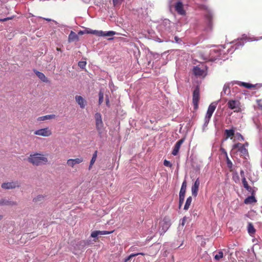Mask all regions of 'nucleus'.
Instances as JSON below:
<instances>
[{
  "instance_id": "35",
  "label": "nucleus",
  "mask_w": 262,
  "mask_h": 262,
  "mask_svg": "<svg viewBox=\"0 0 262 262\" xmlns=\"http://www.w3.org/2000/svg\"><path fill=\"white\" fill-rule=\"evenodd\" d=\"M246 37V36L243 37L239 41H238L236 44H235V49H236L238 48L239 46H243L244 45V42L242 41L243 39H245Z\"/></svg>"
},
{
  "instance_id": "49",
  "label": "nucleus",
  "mask_w": 262,
  "mask_h": 262,
  "mask_svg": "<svg viewBox=\"0 0 262 262\" xmlns=\"http://www.w3.org/2000/svg\"><path fill=\"white\" fill-rule=\"evenodd\" d=\"M240 174H241V176L242 177V178H245L244 171L243 170H241Z\"/></svg>"
},
{
  "instance_id": "36",
  "label": "nucleus",
  "mask_w": 262,
  "mask_h": 262,
  "mask_svg": "<svg viewBox=\"0 0 262 262\" xmlns=\"http://www.w3.org/2000/svg\"><path fill=\"white\" fill-rule=\"evenodd\" d=\"M185 199V195L179 194V207L182 205Z\"/></svg>"
},
{
  "instance_id": "8",
  "label": "nucleus",
  "mask_w": 262,
  "mask_h": 262,
  "mask_svg": "<svg viewBox=\"0 0 262 262\" xmlns=\"http://www.w3.org/2000/svg\"><path fill=\"white\" fill-rule=\"evenodd\" d=\"M200 99V90L196 87L193 93V104L194 109H197L198 107V103Z\"/></svg>"
},
{
  "instance_id": "34",
  "label": "nucleus",
  "mask_w": 262,
  "mask_h": 262,
  "mask_svg": "<svg viewBox=\"0 0 262 262\" xmlns=\"http://www.w3.org/2000/svg\"><path fill=\"white\" fill-rule=\"evenodd\" d=\"M223 252L222 251H220L214 255V258L215 260H219L223 257Z\"/></svg>"
},
{
  "instance_id": "23",
  "label": "nucleus",
  "mask_w": 262,
  "mask_h": 262,
  "mask_svg": "<svg viewBox=\"0 0 262 262\" xmlns=\"http://www.w3.org/2000/svg\"><path fill=\"white\" fill-rule=\"evenodd\" d=\"M256 202V200L253 195L248 196L244 201V203L246 204H250L255 203Z\"/></svg>"
},
{
  "instance_id": "58",
  "label": "nucleus",
  "mask_w": 262,
  "mask_h": 262,
  "mask_svg": "<svg viewBox=\"0 0 262 262\" xmlns=\"http://www.w3.org/2000/svg\"><path fill=\"white\" fill-rule=\"evenodd\" d=\"M85 2L87 3L89 1V0H83Z\"/></svg>"
},
{
  "instance_id": "31",
  "label": "nucleus",
  "mask_w": 262,
  "mask_h": 262,
  "mask_svg": "<svg viewBox=\"0 0 262 262\" xmlns=\"http://www.w3.org/2000/svg\"><path fill=\"white\" fill-rule=\"evenodd\" d=\"M89 33L95 34L98 36H101L102 35H103V31H102L91 30L89 32Z\"/></svg>"
},
{
  "instance_id": "13",
  "label": "nucleus",
  "mask_w": 262,
  "mask_h": 262,
  "mask_svg": "<svg viewBox=\"0 0 262 262\" xmlns=\"http://www.w3.org/2000/svg\"><path fill=\"white\" fill-rule=\"evenodd\" d=\"M76 102L81 108H84L87 104L86 101L81 96L76 95L75 97Z\"/></svg>"
},
{
  "instance_id": "12",
  "label": "nucleus",
  "mask_w": 262,
  "mask_h": 262,
  "mask_svg": "<svg viewBox=\"0 0 262 262\" xmlns=\"http://www.w3.org/2000/svg\"><path fill=\"white\" fill-rule=\"evenodd\" d=\"M17 203L15 201L7 200L5 198L0 199L1 206H13L17 205Z\"/></svg>"
},
{
  "instance_id": "42",
  "label": "nucleus",
  "mask_w": 262,
  "mask_h": 262,
  "mask_svg": "<svg viewBox=\"0 0 262 262\" xmlns=\"http://www.w3.org/2000/svg\"><path fill=\"white\" fill-rule=\"evenodd\" d=\"M99 235V231H94L92 232L91 236L92 237H97Z\"/></svg>"
},
{
  "instance_id": "9",
  "label": "nucleus",
  "mask_w": 262,
  "mask_h": 262,
  "mask_svg": "<svg viewBox=\"0 0 262 262\" xmlns=\"http://www.w3.org/2000/svg\"><path fill=\"white\" fill-rule=\"evenodd\" d=\"M83 159L81 157L76 159H70L67 160V165L73 168L76 164H78L83 162Z\"/></svg>"
},
{
  "instance_id": "15",
  "label": "nucleus",
  "mask_w": 262,
  "mask_h": 262,
  "mask_svg": "<svg viewBox=\"0 0 262 262\" xmlns=\"http://www.w3.org/2000/svg\"><path fill=\"white\" fill-rule=\"evenodd\" d=\"M184 142V139H181L180 140H179L177 143H176L175 145L173 147L172 154L174 156H176L179 151V149L180 148V147L181 145L183 144V143Z\"/></svg>"
},
{
  "instance_id": "7",
  "label": "nucleus",
  "mask_w": 262,
  "mask_h": 262,
  "mask_svg": "<svg viewBox=\"0 0 262 262\" xmlns=\"http://www.w3.org/2000/svg\"><path fill=\"white\" fill-rule=\"evenodd\" d=\"M34 134L37 136L49 137L52 135V131L49 127H45L36 130Z\"/></svg>"
},
{
  "instance_id": "52",
  "label": "nucleus",
  "mask_w": 262,
  "mask_h": 262,
  "mask_svg": "<svg viewBox=\"0 0 262 262\" xmlns=\"http://www.w3.org/2000/svg\"><path fill=\"white\" fill-rule=\"evenodd\" d=\"M83 34V32L82 31H80L78 32V34L82 35Z\"/></svg>"
},
{
  "instance_id": "4",
  "label": "nucleus",
  "mask_w": 262,
  "mask_h": 262,
  "mask_svg": "<svg viewBox=\"0 0 262 262\" xmlns=\"http://www.w3.org/2000/svg\"><path fill=\"white\" fill-rule=\"evenodd\" d=\"M159 232L160 234H164L171 225L170 220L168 217H164L159 223Z\"/></svg>"
},
{
  "instance_id": "44",
  "label": "nucleus",
  "mask_w": 262,
  "mask_h": 262,
  "mask_svg": "<svg viewBox=\"0 0 262 262\" xmlns=\"http://www.w3.org/2000/svg\"><path fill=\"white\" fill-rule=\"evenodd\" d=\"M164 166L169 167H171L172 166V164L170 163V162L169 161H167V160H165L164 161Z\"/></svg>"
},
{
  "instance_id": "17",
  "label": "nucleus",
  "mask_w": 262,
  "mask_h": 262,
  "mask_svg": "<svg viewBox=\"0 0 262 262\" xmlns=\"http://www.w3.org/2000/svg\"><path fill=\"white\" fill-rule=\"evenodd\" d=\"M79 40V37L74 31H71L68 37L69 42H73L74 41H78Z\"/></svg>"
},
{
  "instance_id": "18",
  "label": "nucleus",
  "mask_w": 262,
  "mask_h": 262,
  "mask_svg": "<svg viewBox=\"0 0 262 262\" xmlns=\"http://www.w3.org/2000/svg\"><path fill=\"white\" fill-rule=\"evenodd\" d=\"M34 73L37 76V77L43 82H48L49 81L48 78L46 77L45 74L41 72H40L37 70H34Z\"/></svg>"
},
{
  "instance_id": "22",
  "label": "nucleus",
  "mask_w": 262,
  "mask_h": 262,
  "mask_svg": "<svg viewBox=\"0 0 262 262\" xmlns=\"http://www.w3.org/2000/svg\"><path fill=\"white\" fill-rule=\"evenodd\" d=\"M242 183H243V184L245 188H246V190H248L249 192H251L252 194H253V191L252 190V188L248 185V182L246 181V179L245 178H243Z\"/></svg>"
},
{
  "instance_id": "10",
  "label": "nucleus",
  "mask_w": 262,
  "mask_h": 262,
  "mask_svg": "<svg viewBox=\"0 0 262 262\" xmlns=\"http://www.w3.org/2000/svg\"><path fill=\"white\" fill-rule=\"evenodd\" d=\"M217 103L216 102H213L210 104L208 108V110L206 115L205 117L210 119L216 107Z\"/></svg>"
},
{
  "instance_id": "45",
  "label": "nucleus",
  "mask_w": 262,
  "mask_h": 262,
  "mask_svg": "<svg viewBox=\"0 0 262 262\" xmlns=\"http://www.w3.org/2000/svg\"><path fill=\"white\" fill-rule=\"evenodd\" d=\"M123 0H113V4L115 6L120 5Z\"/></svg>"
},
{
  "instance_id": "29",
  "label": "nucleus",
  "mask_w": 262,
  "mask_h": 262,
  "mask_svg": "<svg viewBox=\"0 0 262 262\" xmlns=\"http://www.w3.org/2000/svg\"><path fill=\"white\" fill-rule=\"evenodd\" d=\"M237 83L238 85H239L241 86H244L246 88H248V89H251L252 88L254 87V85L250 84V83H246V82H238Z\"/></svg>"
},
{
  "instance_id": "60",
  "label": "nucleus",
  "mask_w": 262,
  "mask_h": 262,
  "mask_svg": "<svg viewBox=\"0 0 262 262\" xmlns=\"http://www.w3.org/2000/svg\"><path fill=\"white\" fill-rule=\"evenodd\" d=\"M244 145H245H245L247 146V145H248V143H246Z\"/></svg>"
},
{
  "instance_id": "26",
  "label": "nucleus",
  "mask_w": 262,
  "mask_h": 262,
  "mask_svg": "<svg viewBox=\"0 0 262 262\" xmlns=\"http://www.w3.org/2000/svg\"><path fill=\"white\" fill-rule=\"evenodd\" d=\"M223 94L225 95H228L230 94V90L229 86L228 84L224 85L223 91L221 93V95H222Z\"/></svg>"
},
{
  "instance_id": "46",
  "label": "nucleus",
  "mask_w": 262,
  "mask_h": 262,
  "mask_svg": "<svg viewBox=\"0 0 262 262\" xmlns=\"http://www.w3.org/2000/svg\"><path fill=\"white\" fill-rule=\"evenodd\" d=\"M175 42L178 43H180L182 42L181 39L179 38L178 36L174 37Z\"/></svg>"
},
{
  "instance_id": "55",
  "label": "nucleus",
  "mask_w": 262,
  "mask_h": 262,
  "mask_svg": "<svg viewBox=\"0 0 262 262\" xmlns=\"http://www.w3.org/2000/svg\"><path fill=\"white\" fill-rule=\"evenodd\" d=\"M166 41H169L170 39L169 38H167L165 40Z\"/></svg>"
},
{
  "instance_id": "59",
  "label": "nucleus",
  "mask_w": 262,
  "mask_h": 262,
  "mask_svg": "<svg viewBox=\"0 0 262 262\" xmlns=\"http://www.w3.org/2000/svg\"><path fill=\"white\" fill-rule=\"evenodd\" d=\"M108 99H107L106 100V104H108Z\"/></svg>"
},
{
  "instance_id": "54",
  "label": "nucleus",
  "mask_w": 262,
  "mask_h": 262,
  "mask_svg": "<svg viewBox=\"0 0 262 262\" xmlns=\"http://www.w3.org/2000/svg\"><path fill=\"white\" fill-rule=\"evenodd\" d=\"M43 198V196L39 195V196H38L37 199H39V198Z\"/></svg>"
},
{
  "instance_id": "19",
  "label": "nucleus",
  "mask_w": 262,
  "mask_h": 262,
  "mask_svg": "<svg viewBox=\"0 0 262 262\" xmlns=\"http://www.w3.org/2000/svg\"><path fill=\"white\" fill-rule=\"evenodd\" d=\"M56 115L54 114L47 115L39 117L37 118L38 121H45L46 120H50L55 119Z\"/></svg>"
},
{
  "instance_id": "27",
  "label": "nucleus",
  "mask_w": 262,
  "mask_h": 262,
  "mask_svg": "<svg viewBox=\"0 0 262 262\" xmlns=\"http://www.w3.org/2000/svg\"><path fill=\"white\" fill-rule=\"evenodd\" d=\"M191 202H192V198H191V196H189L186 200V202L185 203V206L184 207V210H187L189 209L190 205L191 203Z\"/></svg>"
},
{
  "instance_id": "21",
  "label": "nucleus",
  "mask_w": 262,
  "mask_h": 262,
  "mask_svg": "<svg viewBox=\"0 0 262 262\" xmlns=\"http://www.w3.org/2000/svg\"><path fill=\"white\" fill-rule=\"evenodd\" d=\"M205 71L201 69L198 66L194 67L193 73L196 76H203L204 74Z\"/></svg>"
},
{
  "instance_id": "38",
  "label": "nucleus",
  "mask_w": 262,
  "mask_h": 262,
  "mask_svg": "<svg viewBox=\"0 0 262 262\" xmlns=\"http://www.w3.org/2000/svg\"><path fill=\"white\" fill-rule=\"evenodd\" d=\"M226 157V161H227V166L228 167L230 168V169H231L232 167V162L231 161V160L229 159V158H228V156Z\"/></svg>"
},
{
  "instance_id": "30",
  "label": "nucleus",
  "mask_w": 262,
  "mask_h": 262,
  "mask_svg": "<svg viewBox=\"0 0 262 262\" xmlns=\"http://www.w3.org/2000/svg\"><path fill=\"white\" fill-rule=\"evenodd\" d=\"M238 150L242 154V155H246L248 154V151L246 148L245 145H242L238 149Z\"/></svg>"
},
{
  "instance_id": "41",
  "label": "nucleus",
  "mask_w": 262,
  "mask_h": 262,
  "mask_svg": "<svg viewBox=\"0 0 262 262\" xmlns=\"http://www.w3.org/2000/svg\"><path fill=\"white\" fill-rule=\"evenodd\" d=\"M236 137L237 138V139L241 141H244V138L243 136L240 134V133H236Z\"/></svg>"
},
{
  "instance_id": "14",
  "label": "nucleus",
  "mask_w": 262,
  "mask_h": 262,
  "mask_svg": "<svg viewBox=\"0 0 262 262\" xmlns=\"http://www.w3.org/2000/svg\"><path fill=\"white\" fill-rule=\"evenodd\" d=\"M200 182L199 179H197L191 187L192 195L194 196H196V195H198V192L199 190V187L200 186Z\"/></svg>"
},
{
  "instance_id": "11",
  "label": "nucleus",
  "mask_w": 262,
  "mask_h": 262,
  "mask_svg": "<svg viewBox=\"0 0 262 262\" xmlns=\"http://www.w3.org/2000/svg\"><path fill=\"white\" fill-rule=\"evenodd\" d=\"M217 103L216 102H213L210 104L208 108V110L206 115L205 117L210 119L216 107Z\"/></svg>"
},
{
  "instance_id": "20",
  "label": "nucleus",
  "mask_w": 262,
  "mask_h": 262,
  "mask_svg": "<svg viewBox=\"0 0 262 262\" xmlns=\"http://www.w3.org/2000/svg\"><path fill=\"white\" fill-rule=\"evenodd\" d=\"M225 135L226 136L225 140H227L229 138L232 139V137L234 135V130L233 129H226L225 130Z\"/></svg>"
},
{
  "instance_id": "53",
  "label": "nucleus",
  "mask_w": 262,
  "mask_h": 262,
  "mask_svg": "<svg viewBox=\"0 0 262 262\" xmlns=\"http://www.w3.org/2000/svg\"><path fill=\"white\" fill-rule=\"evenodd\" d=\"M3 216L2 215H0V221L3 219Z\"/></svg>"
},
{
  "instance_id": "2",
  "label": "nucleus",
  "mask_w": 262,
  "mask_h": 262,
  "mask_svg": "<svg viewBox=\"0 0 262 262\" xmlns=\"http://www.w3.org/2000/svg\"><path fill=\"white\" fill-rule=\"evenodd\" d=\"M96 129L98 132L99 136L101 137L104 130V124L102 119V116L100 113H96L95 114Z\"/></svg>"
},
{
  "instance_id": "1",
  "label": "nucleus",
  "mask_w": 262,
  "mask_h": 262,
  "mask_svg": "<svg viewBox=\"0 0 262 262\" xmlns=\"http://www.w3.org/2000/svg\"><path fill=\"white\" fill-rule=\"evenodd\" d=\"M28 161L35 166L46 165L49 163L47 157L40 152H35L30 155Z\"/></svg>"
},
{
  "instance_id": "5",
  "label": "nucleus",
  "mask_w": 262,
  "mask_h": 262,
  "mask_svg": "<svg viewBox=\"0 0 262 262\" xmlns=\"http://www.w3.org/2000/svg\"><path fill=\"white\" fill-rule=\"evenodd\" d=\"M229 108L233 110L234 112H241L242 111L241 103L238 100H230L227 103Z\"/></svg>"
},
{
  "instance_id": "51",
  "label": "nucleus",
  "mask_w": 262,
  "mask_h": 262,
  "mask_svg": "<svg viewBox=\"0 0 262 262\" xmlns=\"http://www.w3.org/2000/svg\"><path fill=\"white\" fill-rule=\"evenodd\" d=\"M137 254H138V255H145V254H144V253H142V252H141V253H137Z\"/></svg>"
},
{
  "instance_id": "56",
  "label": "nucleus",
  "mask_w": 262,
  "mask_h": 262,
  "mask_svg": "<svg viewBox=\"0 0 262 262\" xmlns=\"http://www.w3.org/2000/svg\"><path fill=\"white\" fill-rule=\"evenodd\" d=\"M46 20H48V21H50L51 20V19H49V18H46Z\"/></svg>"
},
{
  "instance_id": "48",
  "label": "nucleus",
  "mask_w": 262,
  "mask_h": 262,
  "mask_svg": "<svg viewBox=\"0 0 262 262\" xmlns=\"http://www.w3.org/2000/svg\"><path fill=\"white\" fill-rule=\"evenodd\" d=\"M187 220V217L186 216L184 217L182 220V222L181 223V225L184 226L185 225L186 220Z\"/></svg>"
},
{
  "instance_id": "3",
  "label": "nucleus",
  "mask_w": 262,
  "mask_h": 262,
  "mask_svg": "<svg viewBox=\"0 0 262 262\" xmlns=\"http://www.w3.org/2000/svg\"><path fill=\"white\" fill-rule=\"evenodd\" d=\"M173 24L169 19H165L159 25L160 29L162 31L163 35H168L171 34V27Z\"/></svg>"
},
{
  "instance_id": "25",
  "label": "nucleus",
  "mask_w": 262,
  "mask_h": 262,
  "mask_svg": "<svg viewBox=\"0 0 262 262\" xmlns=\"http://www.w3.org/2000/svg\"><path fill=\"white\" fill-rule=\"evenodd\" d=\"M186 186H187L186 181H184L182 184L179 194H183V195L185 194V192H186Z\"/></svg>"
},
{
  "instance_id": "39",
  "label": "nucleus",
  "mask_w": 262,
  "mask_h": 262,
  "mask_svg": "<svg viewBox=\"0 0 262 262\" xmlns=\"http://www.w3.org/2000/svg\"><path fill=\"white\" fill-rule=\"evenodd\" d=\"M86 64V61H79L78 62V66L80 68L83 69L85 67Z\"/></svg>"
},
{
  "instance_id": "50",
  "label": "nucleus",
  "mask_w": 262,
  "mask_h": 262,
  "mask_svg": "<svg viewBox=\"0 0 262 262\" xmlns=\"http://www.w3.org/2000/svg\"><path fill=\"white\" fill-rule=\"evenodd\" d=\"M221 150H222L223 153H224L225 154L226 157L228 156L227 152H226V151L224 149L222 148Z\"/></svg>"
},
{
  "instance_id": "24",
  "label": "nucleus",
  "mask_w": 262,
  "mask_h": 262,
  "mask_svg": "<svg viewBox=\"0 0 262 262\" xmlns=\"http://www.w3.org/2000/svg\"><path fill=\"white\" fill-rule=\"evenodd\" d=\"M248 231L250 235H252L255 232V230L252 223H249L248 225Z\"/></svg>"
},
{
  "instance_id": "16",
  "label": "nucleus",
  "mask_w": 262,
  "mask_h": 262,
  "mask_svg": "<svg viewBox=\"0 0 262 262\" xmlns=\"http://www.w3.org/2000/svg\"><path fill=\"white\" fill-rule=\"evenodd\" d=\"M175 9L180 15H184L185 14V11L183 8V5L180 2H178L176 3L175 5Z\"/></svg>"
},
{
  "instance_id": "33",
  "label": "nucleus",
  "mask_w": 262,
  "mask_h": 262,
  "mask_svg": "<svg viewBox=\"0 0 262 262\" xmlns=\"http://www.w3.org/2000/svg\"><path fill=\"white\" fill-rule=\"evenodd\" d=\"M210 119H209V118L205 117L204 123V124L203 125V128H202V130L203 132H205L206 130V128L209 122Z\"/></svg>"
},
{
  "instance_id": "57",
  "label": "nucleus",
  "mask_w": 262,
  "mask_h": 262,
  "mask_svg": "<svg viewBox=\"0 0 262 262\" xmlns=\"http://www.w3.org/2000/svg\"><path fill=\"white\" fill-rule=\"evenodd\" d=\"M7 19V18H4V19H1V21H5Z\"/></svg>"
},
{
  "instance_id": "37",
  "label": "nucleus",
  "mask_w": 262,
  "mask_h": 262,
  "mask_svg": "<svg viewBox=\"0 0 262 262\" xmlns=\"http://www.w3.org/2000/svg\"><path fill=\"white\" fill-rule=\"evenodd\" d=\"M103 101V93L100 91L99 93V104H101Z\"/></svg>"
},
{
  "instance_id": "43",
  "label": "nucleus",
  "mask_w": 262,
  "mask_h": 262,
  "mask_svg": "<svg viewBox=\"0 0 262 262\" xmlns=\"http://www.w3.org/2000/svg\"><path fill=\"white\" fill-rule=\"evenodd\" d=\"M113 231H99V235H106L112 233Z\"/></svg>"
},
{
  "instance_id": "61",
  "label": "nucleus",
  "mask_w": 262,
  "mask_h": 262,
  "mask_svg": "<svg viewBox=\"0 0 262 262\" xmlns=\"http://www.w3.org/2000/svg\"><path fill=\"white\" fill-rule=\"evenodd\" d=\"M208 17L209 19H210V17H211V16H210V15H208Z\"/></svg>"
},
{
  "instance_id": "32",
  "label": "nucleus",
  "mask_w": 262,
  "mask_h": 262,
  "mask_svg": "<svg viewBox=\"0 0 262 262\" xmlns=\"http://www.w3.org/2000/svg\"><path fill=\"white\" fill-rule=\"evenodd\" d=\"M116 34V33L114 31H107V32H104L103 31V33L101 36H112L114 35H115Z\"/></svg>"
},
{
  "instance_id": "6",
  "label": "nucleus",
  "mask_w": 262,
  "mask_h": 262,
  "mask_svg": "<svg viewBox=\"0 0 262 262\" xmlns=\"http://www.w3.org/2000/svg\"><path fill=\"white\" fill-rule=\"evenodd\" d=\"M19 187L20 183L17 181L3 183L1 185V187L4 189H12Z\"/></svg>"
},
{
  "instance_id": "28",
  "label": "nucleus",
  "mask_w": 262,
  "mask_h": 262,
  "mask_svg": "<svg viewBox=\"0 0 262 262\" xmlns=\"http://www.w3.org/2000/svg\"><path fill=\"white\" fill-rule=\"evenodd\" d=\"M97 157V151H95L94 152V153L93 154L92 158V159H91V160L90 161V166H89V169H91V168L92 167V165L94 164V163L96 161Z\"/></svg>"
},
{
  "instance_id": "40",
  "label": "nucleus",
  "mask_w": 262,
  "mask_h": 262,
  "mask_svg": "<svg viewBox=\"0 0 262 262\" xmlns=\"http://www.w3.org/2000/svg\"><path fill=\"white\" fill-rule=\"evenodd\" d=\"M137 255H138V254H134H134H131L130 255H129L128 257H127L124 259V262H127L128 260L130 259L132 257L136 256Z\"/></svg>"
},
{
  "instance_id": "47",
  "label": "nucleus",
  "mask_w": 262,
  "mask_h": 262,
  "mask_svg": "<svg viewBox=\"0 0 262 262\" xmlns=\"http://www.w3.org/2000/svg\"><path fill=\"white\" fill-rule=\"evenodd\" d=\"M242 145V144L239 143L234 144L232 147V149H235L238 148Z\"/></svg>"
}]
</instances>
